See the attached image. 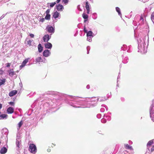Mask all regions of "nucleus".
I'll use <instances>...</instances> for the list:
<instances>
[{"label": "nucleus", "mask_w": 154, "mask_h": 154, "mask_svg": "<svg viewBox=\"0 0 154 154\" xmlns=\"http://www.w3.org/2000/svg\"><path fill=\"white\" fill-rule=\"evenodd\" d=\"M97 97H92L89 99V102L84 104L83 103H82L79 101V100H71L68 102V103L74 107L79 108L80 105H84L85 106L84 107H90L92 106H93L94 105V103H96L97 101Z\"/></svg>", "instance_id": "nucleus-1"}, {"label": "nucleus", "mask_w": 154, "mask_h": 154, "mask_svg": "<svg viewBox=\"0 0 154 154\" xmlns=\"http://www.w3.org/2000/svg\"><path fill=\"white\" fill-rule=\"evenodd\" d=\"M145 38V37H141L138 40V51L142 54H144L147 51L148 43Z\"/></svg>", "instance_id": "nucleus-2"}, {"label": "nucleus", "mask_w": 154, "mask_h": 154, "mask_svg": "<svg viewBox=\"0 0 154 154\" xmlns=\"http://www.w3.org/2000/svg\"><path fill=\"white\" fill-rule=\"evenodd\" d=\"M150 116L152 121L154 122V101H152V103L150 108Z\"/></svg>", "instance_id": "nucleus-3"}, {"label": "nucleus", "mask_w": 154, "mask_h": 154, "mask_svg": "<svg viewBox=\"0 0 154 154\" xmlns=\"http://www.w3.org/2000/svg\"><path fill=\"white\" fill-rule=\"evenodd\" d=\"M29 150L32 153H35L37 151L35 145L33 144H30L29 146Z\"/></svg>", "instance_id": "nucleus-4"}, {"label": "nucleus", "mask_w": 154, "mask_h": 154, "mask_svg": "<svg viewBox=\"0 0 154 154\" xmlns=\"http://www.w3.org/2000/svg\"><path fill=\"white\" fill-rule=\"evenodd\" d=\"M84 31L85 33H86V36H91V37L94 36V34L92 32L91 30L88 31L85 26L84 27Z\"/></svg>", "instance_id": "nucleus-5"}, {"label": "nucleus", "mask_w": 154, "mask_h": 154, "mask_svg": "<svg viewBox=\"0 0 154 154\" xmlns=\"http://www.w3.org/2000/svg\"><path fill=\"white\" fill-rule=\"evenodd\" d=\"M46 30L49 33L52 34L54 32V29L52 26H48L46 28Z\"/></svg>", "instance_id": "nucleus-6"}, {"label": "nucleus", "mask_w": 154, "mask_h": 154, "mask_svg": "<svg viewBox=\"0 0 154 154\" xmlns=\"http://www.w3.org/2000/svg\"><path fill=\"white\" fill-rule=\"evenodd\" d=\"M108 117V118L107 119V120L108 121H109L111 120V117L109 116H108L107 115H104V117L103 119H102L101 120V122L103 123H105L106 122V119L105 118H107Z\"/></svg>", "instance_id": "nucleus-7"}, {"label": "nucleus", "mask_w": 154, "mask_h": 154, "mask_svg": "<svg viewBox=\"0 0 154 154\" xmlns=\"http://www.w3.org/2000/svg\"><path fill=\"white\" fill-rule=\"evenodd\" d=\"M51 36L48 35H45L43 38V40L44 42H47L50 39Z\"/></svg>", "instance_id": "nucleus-8"}, {"label": "nucleus", "mask_w": 154, "mask_h": 154, "mask_svg": "<svg viewBox=\"0 0 154 154\" xmlns=\"http://www.w3.org/2000/svg\"><path fill=\"white\" fill-rule=\"evenodd\" d=\"M43 54L44 56L45 57H48L50 55L51 52L49 50H46L44 51Z\"/></svg>", "instance_id": "nucleus-9"}, {"label": "nucleus", "mask_w": 154, "mask_h": 154, "mask_svg": "<svg viewBox=\"0 0 154 154\" xmlns=\"http://www.w3.org/2000/svg\"><path fill=\"white\" fill-rule=\"evenodd\" d=\"M30 59L29 58H27L25 59L23 62V63H22V64L20 66V69H22L23 67H24L26 63H27V62Z\"/></svg>", "instance_id": "nucleus-10"}, {"label": "nucleus", "mask_w": 154, "mask_h": 154, "mask_svg": "<svg viewBox=\"0 0 154 154\" xmlns=\"http://www.w3.org/2000/svg\"><path fill=\"white\" fill-rule=\"evenodd\" d=\"M46 48L51 49L52 47V45L50 42H47L44 44Z\"/></svg>", "instance_id": "nucleus-11"}, {"label": "nucleus", "mask_w": 154, "mask_h": 154, "mask_svg": "<svg viewBox=\"0 0 154 154\" xmlns=\"http://www.w3.org/2000/svg\"><path fill=\"white\" fill-rule=\"evenodd\" d=\"M64 8L62 5L58 4L56 6V9L58 11H62Z\"/></svg>", "instance_id": "nucleus-12"}, {"label": "nucleus", "mask_w": 154, "mask_h": 154, "mask_svg": "<svg viewBox=\"0 0 154 154\" xmlns=\"http://www.w3.org/2000/svg\"><path fill=\"white\" fill-rule=\"evenodd\" d=\"M9 75L11 77H12L15 75V72L14 71L13 69H11L8 71Z\"/></svg>", "instance_id": "nucleus-13"}, {"label": "nucleus", "mask_w": 154, "mask_h": 154, "mask_svg": "<svg viewBox=\"0 0 154 154\" xmlns=\"http://www.w3.org/2000/svg\"><path fill=\"white\" fill-rule=\"evenodd\" d=\"M14 109L11 107H8L7 109V112L8 114H12L14 112Z\"/></svg>", "instance_id": "nucleus-14"}, {"label": "nucleus", "mask_w": 154, "mask_h": 154, "mask_svg": "<svg viewBox=\"0 0 154 154\" xmlns=\"http://www.w3.org/2000/svg\"><path fill=\"white\" fill-rule=\"evenodd\" d=\"M152 145H154V139L151 140L148 142L147 144V146L148 147V148L149 149L148 147Z\"/></svg>", "instance_id": "nucleus-15"}, {"label": "nucleus", "mask_w": 154, "mask_h": 154, "mask_svg": "<svg viewBox=\"0 0 154 154\" xmlns=\"http://www.w3.org/2000/svg\"><path fill=\"white\" fill-rule=\"evenodd\" d=\"M17 93V91L13 90L10 92L9 94V95L10 97H12L16 94Z\"/></svg>", "instance_id": "nucleus-16"}, {"label": "nucleus", "mask_w": 154, "mask_h": 154, "mask_svg": "<svg viewBox=\"0 0 154 154\" xmlns=\"http://www.w3.org/2000/svg\"><path fill=\"white\" fill-rule=\"evenodd\" d=\"M8 116L6 114H2L0 115V119H6L7 118Z\"/></svg>", "instance_id": "nucleus-17"}, {"label": "nucleus", "mask_w": 154, "mask_h": 154, "mask_svg": "<svg viewBox=\"0 0 154 154\" xmlns=\"http://www.w3.org/2000/svg\"><path fill=\"white\" fill-rule=\"evenodd\" d=\"M7 149L5 147H4L1 149L0 152L1 154H4L7 152Z\"/></svg>", "instance_id": "nucleus-18"}, {"label": "nucleus", "mask_w": 154, "mask_h": 154, "mask_svg": "<svg viewBox=\"0 0 154 154\" xmlns=\"http://www.w3.org/2000/svg\"><path fill=\"white\" fill-rule=\"evenodd\" d=\"M86 6H85V8L87 11V13L88 14L89 13V11H90V9H89V4L88 2H86Z\"/></svg>", "instance_id": "nucleus-19"}, {"label": "nucleus", "mask_w": 154, "mask_h": 154, "mask_svg": "<svg viewBox=\"0 0 154 154\" xmlns=\"http://www.w3.org/2000/svg\"><path fill=\"white\" fill-rule=\"evenodd\" d=\"M123 60L122 62L123 63H127L128 60V58L126 57V56H123Z\"/></svg>", "instance_id": "nucleus-20"}, {"label": "nucleus", "mask_w": 154, "mask_h": 154, "mask_svg": "<svg viewBox=\"0 0 154 154\" xmlns=\"http://www.w3.org/2000/svg\"><path fill=\"white\" fill-rule=\"evenodd\" d=\"M124 146L127 149H129L130 150H133V148L132 147V146H129L128 144H124Z\"/></svg>", "instance_id": "nucleus-21"}, {"label": "nucleus", "mask_w": 154, "mask_h": 154, "mask_svg": "<svg viewBox=\"0 0 154 154\" xmlns=\"http://www.w3.org/2000/svg\"><path fill=\"white\" fill-rule=\"evenodd\" d=\"M105 109L107 110V108L104 105H102L101 106V108H100V111L102 112H103L105 111Z\"/></svg>", "instance_id": "nucleus-22"}, {"label": "nucleus", "mask_w": 154, "mask_h": 154, "mask_svg": "<svg viewBox=\"0 0 154 154\" xmlns=\"http://www.w3.org/2000/svg\"><path fill=\"white\" fill-rule=\"evenodd\" d=\"M97 101H105L106 99L105 97H97Z\"/></svg>", "instance_id": "nucleus-23"}, {"label": "nucleus", "mask_w": 154, "mask_h": 154, "mask_svg": "<svg viewBox=\"0 0 154 154\" xmlns=\"http://www.w3.org/2000/svg\"><path fill=\"white\" fill-rule=\"evenodd\" d=\"M59 14V12L56 11L54 13L53 15V17L54 18L56 19L58 17Z\"/></svg>", "instance_id": "nucleus-24"}, {"label": "nucleus", "mask_w": 154, "mask_h": 154, "mask_svg": "<svg viewBox=\"0 0 154 154\" xmlns=\"http://www.w3.org/2000/svg\"><path fill=\"white\" fill-rule=\"evenodd\" d=\"M38 51L39 52H41L43 50V47L41 44H39L38 46Z\"/></svg>", "instance_id": "nucleus-25"}, {"label": "nucleus", "mask_w": 154, "mask_h": 154, "mask_svg": "<svg viewBox=\"0 0 154 154\" xmlns=\"http://www.w3.org/2000/svg\"><path fill=\"white\" fill-rule=\"evenodd\" d=\"M20 143V140H19V139L17 138L16 141V144L17 146L19 147Z\"/></svg>", "instance_id": "nucleus-26"}, {"label": "nucleus", "mask_w": 154, "mask_h": 154, "mask_svg": "<svg viewBox=\"0 0 154 154\" xmlns=\"http://www.w3.org/2000/svg\"><path fill=\"white\" fill-rule=\"evenodd\" d=\"M82 17L85 19V22L87 20L88 18V15L85 13H83L82 14Z\"/></svg>", "instance_id": "nucleus-27"}, {"label": "nucleus", "mask_w": 154, "mask_h": 154, "mask_svg": "<svg viewBox=\"0 0 154 154\" xmlns=\"http://www.w3.org/2000/svg\"><path fill=\"white\" fill-rule=\"evenodd\" d=\"M32 43L33 40H29L27 42V44L29 47L32 45Z\"/></svg>", "instance_id": "nucleus-28"}, {"label": "nucleus", "mask_w": 154, "mask_h": 154, "mask_svg": "<svg viewBox=\"0 0 154 154\" xmlns=\"http://www.w3.org/2000/svg\"><path fill=\"white\" fill-rule=\"evenodd\" d=\"M116 11L118 12V14L120 16H121L122 14L121 12L120 9L118 7H116Z\"/></svg>", "instance_id": "nucleus-29"}, {"label": "nucleus", "mask_w": 154, "mask_h": 154, "mask_svg": "<svg viewBox=\"0 0 154 154\" xmlns=\"http://www.w3.org/2000/svg\"><path fill=\"white\" fill-rule=\"evenodd\" d=\"M87 40L88 41L91 42L92 41V38L93 37H91V36H87Z\"/></svg>", "instance_id": "nucleus-30"}, {"label": "nucleus", "mask_w": 154, "mask_h": 154, "mask_svg": "<svg viewBox=\"0 0 154 154\" xmlns=\"http://www.w3.org/2000/svg\"><path fill=\"white\" fill-rule=\"evenodd\" d=\"M5 82V79H0V86L4 84Z\"/></svg>", "instance_id": "nucleus-31"}, {"label": "nucleus", "mask_w": 154, "mask_h": 154, "mask_svg": "<svg viewBox=\"0 0 154 154\" xmlns=\"http://www.w3.org/2000/svg\"><path fill=\"white\" fill-rule=\"evenodd\" d=\"M42 59L41 57H38L36 59V63H38L42 61Z\"/></svg>", "instance_id": "nucleus-32"}, {"label": "nucleus", "mask_w": 154, "mask_h": 154, "mask_svg": "<svg viewBox=\"0 0 154 154\" xmlns=\"http://www.w3.org/2000/svg\"><path fill=\"white\" fill-rule=\"evenodd\" d=\"M51 17V15L50 14H46L45 17V19L46 20H49L50 19Z\"/></svg>", "instance_id": "nucleus-33"}, {"label": "nucleus", "mask_w": 154, "mask_h": 154, "mask_svg": "<svg viewBox=\"0 0 154 154\" xmlns=\"http://www.w3.org/2000/svg\"><path fill=\"white\" fill-rule=\"evenodd\" d=\"M151 19L152 22L154 24V12L152 13L151 15Z\"/></svg>", "instance_id": "nucleus-34"}, {"label": "nucleus", "mask_w": 154, "mask_h": 154, "mask_svg": "<svg viewBox=\"0 0 154 154\" xmlns=\"http://www.w3.org/2000/svg\"><path fill=\"white\" fill-rule=\"evenodd\" d=\"M50 7L51 8L53 7L54 5L56 4V2H55L51 3L50 4Z\"/></svg>", "instance_id": "nucleus-35"}, {"label": "nucleus", "mask_w": 154, "mask_h": 154, "mask_svg": "<svg viewBox=\"0 0 154 154\" xmlns=\"http://www.w3.org/2000/svg\"><path fill=\"white\" fill-rule=\"evenodd\" d=\"M23 124L22 121L20 122L18 124V128H17L18 130L19 129L20 127Z\"/></svg>", "instance_id": "nucleus-36"}, {"label": "nucleus", "mask_w": 154, "mask_h": 154, "mask_svg": "<svg viewBox=\"0 0 154 154\" xmlns=\"http://www.w3.org/2000/svg\"><path fill=\"white\" fill-rule=\"evenodd\" d=\"M126 47L127 46L126 45H123V46L121 47V49L124 51L126 49Z\"/></svg>", "instance_id": "nucleus-37"}, {"label": "nucleus", "mask_w": 154, "mask_h": 154, "mask_svg": "<svg viewBox=\"0 0 154 154\" xmlns=\"http://www.w3.org/2000/svg\"><path fill=\"white\" fill-rule=\"evenodd\" d=\"M97 17V14L96 13H94L93 14V17L94 19H95Z\"/></svg>", "instance_id": "nucleus-38"}, {"label": "nucleus", "mask_w": 154, "mask_h": 154, "mask_svg": "<svg viewBox=\"0 0 154 154\" xmlns=\"http://www.w3.org/2000/svg\"><path fill=\"white\" fill-rule=\"evenodd\" d=\"M62 1L65 5H67L68 3L69 0H63Z\"/></svg>", "instance_id": "nucleus-39"}, {"label": "nucleus", "mask_w": 154, "mask_h": 154, "mask_svg": "<svg viewBox=\"0 0 154 154\" xmlns=\"http://www.w3.org/2000/svg\"><path fill=\"white\" fill-rule=\"evenodd\" d=\"M69 98L72 100H76L75 97L74 96H69Z\"/></svg>", "instance_id": "nucleus-40"}, {"label": "nucleus", "mask_w": 154, "mask_h": 154, "mask_svg": "<svg viewBox=\"0 0 154 154\" xmlns=\"http://www.w3.org/2000/svg\"><path fill=\"white\" fill-rule=\"evenodd\" d=\"M7 14H3L0 17V20L3 19Z\"/></svg>", "instance_id": "nucleus-41"}, {"label": "nucleus", "mask_w": 154, "mask_h": 154, "mask_svg": "<svg viewBox=\"0 0 154 154\" xmlns=\"http://www.w3.org/2000/svg\"><path fill=\"white\" fill-rule=\"evenodd\" d=\"M140 22H143V18L142 17V16H140Z\"/></svg>", "instance_id": "nucleus-42"}, {"label": "nucleus", "mask_w": 154, "mask_h": 154, "mask_svg": "<svg viewBox=\"0 0 154 154\" xmlns=\"http://www.w3.org/2000/svg\"><path fill=\"white\" fill-rule=\"evenodd\" d=\"M87 54H88L89 53V51L90 49V47L89 46H88L87 47Z\"/></svg>", "instance_id": "nucleus-43"}, {"label": "nucleus", "mask_w": 154, "mask_h": 154, "mask_svg": "<svg viewBox=\"0 0 154 154\" xmlns=\"http://www.w3.org/2000/svg\"><path fill=\"white\" fill-rule=\"evenodd\" d=\"M50 12V10L49 9H48L46 11L45 13L46 14H49V13Z\"/></svg>", "instance_id": "nucleus-44"}, {"label": "nucleus", "mask_w": 154, "mask_h": 154, "mask_svg": "<svg viewBox=\"0 0 154 154\" xmlns=\"http://www.w3.org/2000/svg\"><path fill=\"white\" fill-rule=\"evenodd\" d=\"M101 115L100 114H98L97 116V118H98V119L100 118L101 117Z\"/></svg>", "instance_id": "nucleus-45"}, {"label": "nucleus", "mask_w": 154, "mask_h": 154, "mask_svg": "<svg viewBox=\"0 0 154 154\" xmlns=\"http://www.w3.org/2000/svg\"><path fill=\"white\" fill-rule=\"evenodd\" d=\"M154 150V145H153L152 147L150 149V151L151 152H153Z\"/></svg>", "instance_id": "nucleus-46"}, {"label": "nucleus", "mask_w": 154, "mask_h": 154, "mask_svg": "<svg viewBox=\"0 0 154 154\" xmlns=\"http://www.w3.org/2000/svg\"><path fill=\"white\" fill-rule=\"evenodd\" d=\"M45 18H42L40 20V21L42 22H43L45 20Z\"/></svg>", "instance_id": "nucleus-47"}, {"label": "nucleus", "mask_w": 154, "mask_h": 154, "mask_svg": "<svg viewBox=\"0 0 154 154\" xmlns=\"http://www.w3.org/2000/svg\"><path fill=\"white\" fill-rule=\"evenodd\" d=\"M3 72H4L1 69H0V75L2 74Z\"/></svg>", "instance_id": "nucleus-48"}, {"label": "nucleus", "mask_w": 154, "mask_h": 154, "mask_svg": "<svg viewBox=\"0 0 154 154\" xmlns=\"http://www.w3.org/2000/svg\"><path fill=\"white\" fill-rule=\"evenodd\" d=\"M29 36L31 38H33L34 36V35L33 34H30L29 35Z\"/></svg>", "instance_id": "nucleus-49"}, {"label": "nucleus", "mask_w": 154, "mask_h": 154, "mask_svg": "<svg viewBox=\"0 0 154 154\" xmlns=\"http://www.w3.org/2000/svg\"><path fill=\"white\" fill-rule=\"evenodd\" d=\"M10 63H7L6 64V67H8L10 66Z\"/></svg>", "instance_id": "nucleus-50"}, {"label": "nucleus", "mask_w": 154, "mask_h": 154, "mask_svg": "<svg viewBox=\"0 0 154 154\" xmlns=\"http://www.w3.org/2000/svg\"><path fill=\"white\" fill-rule=\"evenodd\" d=\"M9 104L11 105H14V103L13 102H11L9 103Z\"/></svg>", "instance_id": "nucleus-51"}, {"label": "nucleus", "mask_w": 154, "mask_h": 154, "mask_svg": "<svg viewBox=\"0 0 154 154\" xmlns=\"http://www.w3.org/2000/svg\"><path fill=\"white\" fill-rule=\"evenodd\" d=\"M3 131H4L6 133L8 131V129L6 128H5L3 129Z\"/></svg>", "instance_id": "nucleus-52"}, {"label": "nucleus", "mask_w": 154, "mask_h": 154, "mask_svg": "<svg viewBox=\"0 0 154 154\" xmlns=\"http://www.w3.org/2000/svg\"><path fill=\"white\" fill-rule=\"evenodd\" d=\"M86 88L88 89H89L90 88V85H88L86 86Z\"/></svg>", "instance_id": "nucleus-53"}, {"label": "nucleus", "mask_w": 154, "mask_h": 154, "mask_svg": "<svg viewBox=\"0 0 154 154\" xmlns=\"http://www.w3.org/2000/svg\"><path fill=\"white\" fill-rule=\"evenodd\" d=\"M2 107V104L0 103V109H1V108Z\"/></svg>", "instance_id": "nucleus-54"}, {"label": "nucleus", "mask_w": 154, "mask_h": 154, "mask_svg": "<svg viewBox=\"0 0 154 154\" xmlns=\"http://www.w3.org/2000/svg\"><path fill=\"white\" fill-rule=\"evenodd\" d=\"M61 0H57V3H59Z\"/></svg>", "instance_id": "nucleus-55"}, {"label": "nucleus", "mask_w": 154, "mask_h": 154, "mask_svg": "<svg viewBox=\"0 0 154 154\" xmlns=\"http://www.w3.org/2000/svg\"><path fill=\"white\" fill-rule=\"evenodd\" d=\"M47 151L48 152H50L51 151L50 149H47Z\"/></svg>", "instance_id": "nucleus-56"}, {"label": "nucleus", "mask_w": 154, "mask_h": 154, "mask_svg": "<svg viewBox=\"0 0 154 154\" xmlns=\"http://www.w3.org/2000/svg\"><path fill=\"white\" fill-rule=\"evenodd\" d=\"M129 144H131V143H132V142L131 141H130H130H129Z\"/></svg>", "instance_id": "nucleus-57"}, {"label": "nucleus", "mask_w": 154, "mask_h": 154, "mask_svg": "<svg viewBox=\"0 0 154 154\" xmlns=\"http://www.w3.org/2000/svg\"><path fill=\"white\" fill-rule=\"evenodd\" d=\"M119 77H120L119 76V75H118V79L119 78Z\"/></svg>", "instance_id": "nucleus-58"}, {"label": "nucleus", "mask_w": 154, "mask_h": 154, "mask_svg": "<svg viewBox=\"0 0 154 154\" xmlns=\"http://www.w3.org/2000/svg\"><path fill=\"white\" fill-rule=\"evenodd\" d=\"M106 119V120H107V119L108 118V117H107V118H105Z\"/></svg>", "instance_id": "nucleus-59"}, {"label": "nucleus", "mask_w": 154, "mask_h": 154, "mask_svg": "<svg viewBox=\"0 0 154 154\" xmlns=\"http://www.w3.org/2000/svg\"><path fill=\"white\" fill-rule=\"evenodd\" d=\"M7 133H6V135H7Z\"/></svg>", "instance_id": "nucleus-60"}, {"label": "nucleus", "mask_w": 154, "mask_h": 154, "mask_svg": "<svg viewBox=\"0 0 154 154\" xmlns=\"http://www.w3.org/2000/svg\"><path fill=\"white\" fill-rule=\"evenodd\" d=\"M153 40H154V38H153Z\"/></svg>", "instance_id": "nucleus-61"}, {"label": "nucleus", "mask_w": 154, "mask_h": 154, "mask_svg": "<svg viewBox=\"0 0 154 154\" xmlns=\"http://www.w3.org/2000/svg\"><path fill=\"white\" fill-rule=\"evenodd\" d=\"M1 5H0V6Z\"/></svg>", "instance_id": "nucleus-62"}]
</instances>
